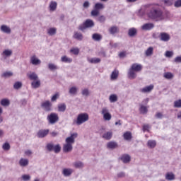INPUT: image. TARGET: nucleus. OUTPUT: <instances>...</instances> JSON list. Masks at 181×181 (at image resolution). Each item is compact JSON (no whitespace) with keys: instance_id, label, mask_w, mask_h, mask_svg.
<instances>
[{"instance_id":"18","label":"nucleus","mask_w":181,"mask_h":181,"mask_svg":"<svg viewBox=\"0 0 181 181\" xmlns=\"http://www.w3.org/2000/svg\"><path fill=\"white\" fill-rule=\"evenodd\" d=\"M71 173H73V170L71 168H64L62 170V175L65 176V177H69V176H71Z\"/></svg>"},{"instance_id":"14","label":"nucleus","mask_w":181,"mask_h":181,"mask_svg":"<svg viewBox=\"0 0 181 181\" xmlns=\"http://www.w3.org/2000/svg\"><path fill=\"white\" fill-rule=\"evenodd\" d=\"M108 32L110 35H115L119 33V28L116 25H113L109 28Z\"/></svg>"},{"instance_id":"26","label":"nucleus","mask_w":181,"mask_h":181,"mask_svg":"<svg viewBox=\"0 0 181 181\" xmlns=\"http://www.w3.org/2000/svg\"><path fill=\"white\" fill-rule=\"evenodd\" d=\"M123 137L125 141H131V139H132V133H131L130 132H126L123 134Z\"/></svg>"},{"instance_id":"58","label":"nucleus","mask_w":181,"mask_h":181,"mask_svg":"<svg viewBox=\"0 0 181 181\" xmlns=\"http://www.w3.org/2000/svg\"><path fill=\"white\" fill-rule=\"evenodd\" d=\"M98 21L100 22V23H103V22H105V16H100L98 18Z\"/></svg>"},{"instance_id":"5","label":"nucleus","mask_w":181,"mask_h":181,"mask_svg":"<svg viewBox=\"0 0 181 181\" xmlns=\"http://www.w3.org/2000/svg\"><path fill=\"white\" fill-rule=\"evenodd\" d=\"M47 120L49 125H54L56 122H59V115H57V113L52 112L47 115Z\"/></svg>"},{"instance_id":"28","label":"nucleus","mask_w":181,"mask_h":181,"mask_svg":"<svg viewBox=\"0 0 181 181\" xmlns=\"http://www.w3.org/2000/svg\"><path fill=\"white\" fill-rule=\"evenodd\" d=\"M74 39L81 41L83 39V34L81 33L75 32L74 35Z\"/></svg>"},{"instance_id":"34","label":"nucleus","mask_w":181,"mask_h":181,"mask_svg":"<svg viewBox=\"0 0 181 181\" xmlns=\"http://www.w3.org/2000/svg\"><path fill=\"white\" fill-rule=\"evenodd\" d=\"M163 77L166 78L167 80H172L175 76L171 72H165L163 74Z\"/></svg>"},{"instance_id":"15","label":"nucleus","mask_w":181,"mask_h":181,"mask_svg":"<svg viewBox=\"0 0 181 181\" xmlns=\"http://www.w3.org/2000/svg\"><path fill=\"white\" fill-rule=\"evenodd\" d=\"M87 60L88 63H90L91 64H98V63H101V59L94 57V58H90L88 57Z\"/></svg>"},{"instance_id":"30","label":"nucleus","mask_w":181,"mask_h":181,"mask_svg":"<svg viewBox=\"0 0 181 181\" xmlns=\"http://www.w3.org/2000/svg\"><path fill=\"white\" fill-rule=\"evenodd\" d=\"M31 86L33 88H39L40 87V80L37 79L31 83Z\"/></svg>"},{"instance_id":"46","label":"nucleus","mask_w":181,"mask_h":181,"mask_svg":"<svg viewBox=\"0 0 181 181\" xmlns=\"http://www.w3.org/2000/svg\"><path fill=\"white\" fill-rule=\"evenodd\" d=\"M4 56H6V57H9V56H12V50L11 49H5L3 52Z\"/></svg>"},{"instance_id":"54","label":"nucleus","mask_w":181,"mask_h":181,"mask_svg":"<svg viewBox=\"0 0 181 181\" xmlns=\"http://www.w3.org/2000/svg\"><path fill=\"white\" fill-rule=\"evenodd\" d=\"M163 2H164L165 6H172L173 5V3L170 0H163Z\"/></svg>"},{"instance_id":"23","label":"nucleus","mask_w":181,"mask_h":181,"mask_svg":"<svg viewBox=\"0 0 181 181\" xmlns=\"http://www.w3.org/2000/svg\"><path fill=\"white\" fill-rule=\"evenodd\" d=\"M118 146V144L115 141H110L107 144L108 149H115Z\"/></svg>"},{"instance_id":"13","label":"nucleus","mask_w":181,"mask_h":181,"mask_svg":"<svg viewBox=\"0 0 181 181\" xmlns=\"http://www.w3.org/2000/svg\"><path fill=\"white\" fill-rule=\"evenodd\" d=\"M73 151V145L71 144H64L63 146V152L65 153H69V152H71Z\"/></svg>"},{"instance_id":"8","label":"nucleus","mask_w":181,"mask_h":181,"mask_svg":"<svg viewBox=\"0 0 181 181\" xmlns=\"http://www.w3.org/2000/svg\"><path fill=\"white\" fill-rule=\"evenodd\" d=\"M78 135V134L77 133H74V134H71L70 136H69L66 139L65 142L67 144L73 145V144H74V142H75L74 139H76V138H77Z\"/></svg>"},{"instance_id":"56","label":"nucleus","mask_w":181,"mask_h":181,"mask_svg":"<svg viewBox=\"0 0 181 181\" xmlns=\"http://www.w3.org/2000/svg\"><path fill=\"white\" fill-rule=\"evenodd\" d=\"M21 177L23 181L30 180V175H23Z\"/></svg>"},{"instance_id":"59","label":"nucleus","mask_w":181,"mask_h":181,"mask_svg":"<svg viewBox=\"0 0 181 181\" xmlns=\"http://www.w3.org/2000/svg\"><path fill=\"white\" fill-rule=\"evenodd\" d=\"M174 6L175 8H181V0H177L174 4Z\"/></svg>"},{"instance_id":"27","label":"nucleus","mask_w":181,"mask_h":181,"mask_svg":"<svg viewBox=\"0 0 181 181\" xmlns=\"http://www.w3.org/2000/svg\"><path fill=\"white\" fill-rule=\"evenodd\" d=\"M139 111L141 114L145 115L148 113V107L143 104L139 105Z\"/></svg>"},{"instance_id":"47","label":"nucleus","mask_w":181,"mask_h":181,"mask_svg":"<svg viewBox=\"0 0 181 181\" xmlns=\"http://www.w3.org/2000/svg\"><path fill=\"white\" fill-rule=\"evenodd\" d=\"M2 148L4 151H9L11 149V145L9 144V143L6 142L3 144Z\"/></svg>"},{"instance_id":"20","label":"nucleus","mask_w":181,"mask_h":181,"mask_svg":"<svg viewBox=\"0 0 181 181\" xmlns=\"http://www.w3.org/2000/svg\"><path fill=\"white\" fill-rule=\"evenodd\" d=\"M19 165L21 168H26L29 165V160L26 158H21L19 160Z\"/></svg>"},{"instance_id":"19","label":"nucleus","mask_w":181,"mask_h":181,"mask_svg":"<svg viewBox=\"0 0 181 181\" xmlns=\"http://www.w3.org/2000/svg\"><path fill=\"white\" fill-rule=\"evenodd\" d=\"M138 30L135 28H132L128 30V36H129V37H134V36H136Z\"/></svg>"},{"instance_id":"37","label":"nucleus","mask_w":181,"mask_h":181,"mask_svg":"<svg viewBox=\"0 0 181 181\" xmlns=\"http://www.w3.org/2000/svg\"><path fill=\"white\" fill-rule=\"evenodd\" d=\"M147 146L148 148H155L156 146V141L155 140H148Z\"/></svg>"},{"instance_id":"38","label":"nucleus","mask_w":181,"mask_h":181,"mask_svg":"<svg viewBox=\"0 0 181 181\" xmlns=\"http://www.w3.org/2000/svg\"><path fill=\"white\" fill-rule=\"evenodd\" d=\"M57 31V29H56L55 28H51L48 29L47 33L48 35H49V36H54V35H56Z\"/></svg>"},{"instance_id":"45","label":"nucleus","mask_w":181,"mask_h":181,"mask_svg":"<svg viewBox=\"0 0 181 181\" xmlns=\"http://www.w3.org/2000/svg\"><path fill=\"white\" fill-rule=\"evenodd\" d=\"M53 151L55 153H59L62 151V147L60 146V144H57L56 146H54Z\"/></svg>"},{"instance_id":"39","label":"nucleus","mask_w":181,"mask_h":181,"mask_svg":"<svg viewBox=\"0 0 181 181\" xmlns=\"http://www.w3.org/2000/svg\"><path fill=\"white\" fill-rule=\"evenodd\" d=\"M0 103L3 107H8L11 104V102L8 99H2Z\"/></svg>"},{"instance_id":"44","label":"nucleus","mask_w":181,"mask_h":181,"mask_svg":"<svg viewBox=\"0 0 181 181\" xmlns=\"http://www.w3.org/2000/svg\"><path fill=\"white\" fill-rule=\"evenodd\" d=\"M153 54V47H150L146 50V56H152Z\"/></svg>"},{"instance_id":"32","label":"nucleus","mask_w":181,"mask_h":181,"mask_svg":"<svg viewBox=\"0 0 181 181\" xmlns=\"http://www.w3.org/2000/svg\"><path fill=\"white\" fill-rule=\"evenodd\" d=\"M103 138L107 141H110V139L112 138V133L111 132H107L103 135Z\"/></svg>"},{"instance_id":"60","label":"nucleus","mask_w":181,"mask_h":181,"mask_svg":"<svg viewBox=\"0 0 181 181\" xmlns=\"http://www.w3.org/2000/svg\"><path fill=\"white\" fill-rule=\"evenodd\" d=\"M83 7L85 8V9H88V8H90V1H86L83 4Z\"/></svg>"},{"instance_id":"48","label":"nucleus","mask_w":181,"mask_h":181,"mask_svg":"<svg viewBox=\"0 0 181 181\" xmlns=\"http://www.w3.org/2000/svg\"><path fill=\"white\" fill-rule=\"evenodd\" d=\"M81 94H82V95H83L85 97H88L90 95V90H88V88H85V89L82 90Z\"/></svg>"},{"instance_id":"52","label":"nucleus","mask_w":181,"mask_h":181,"mask_svg":"<svg viewBox=\"0 0 181 181\" xmlns=\"http://www.w3.org/2000/svg\"><path fill=\"white\" fill-rule=\"evenodd\" d=\"M47 151H49V152H52V151H54V145H53V144H47V146H46Z\"/></svg>"},{"instance_id":"50","label":"nucleus","mask_w":181,"mask_h":181,"mask_svg":"<svg viewBox=\"0 0 181 181\" xmlns=\"http://www.w3.org/2000/svg\"><path fill=\"white\" fill-rule=\"evenodd\" d=\"M174 107L175 108H181V99L174 102Z\"/></svg>"},{"instance_id":"64","label":"nucleus","mask_w":181,"mask_h":181,"mask_svg":"<svg viewBox=\"0 0 181 181\" xmlns=\"http://www.w3.org/2000/svg\"><path fill=\"white\" fill-rule=\"evenodd\" d=\"M21 105H23V107H25V105H26V104H28V100L26 99H22L21 100Z\"/></svg>"},{"instance_id":"11","label":"nucleus","mask_w":181,"mask_h":181,"mask_svg":"<svg viewBox=\"0 0 181 181\" xmlns=\"http://www.w3.org/2000/svg\"><path fill=\"white\" fill-rule=\"evenodd\" d=\"M155 28V25L152 23H148L146 24H144L141 27L142 30H151V29H153Z\"/></svg>"},{"instance_id":"29","label":"nucleus","mask_w":181,"mask_h":181,"mask_svg":"<svg viewBox=\"0 0 181 181\" xmlns=\"http://www.w3.org/2000/svg\"><path fill=\"white\" fill-rule=\"evenodd\" d=\"M66 108H67L66 103H60L58 105L59 112H64V111H66Z\"/></svg>"},{"instance_id":"12","label":"nucleus","mask_w":181,"mask_h":181,"mask_svg":"<svg viewBox=\"0 0 181 181\" xmlns=\"http://www.w3.org/2000/svg\"><path fill=\"white\" fill-rule=\"evenodd\" d=\"M119 159L123 162V163H129V162H131V156L128 154L122 155Z\"/></svg>"},{"instance_id":"6","label":"nucleus","mask_w":181,"mask_h":181,"mask_svg":"<svg viewBox=\"0 0 181 181\" xmlns=\"http://www.w3.org/2000/svg\"><path fill=\"white\" fill-rule=\"evenodd\" d=\"M102 115H103V119L105 121H110L112 116H111V113H110V110L108 107H103L101 111Z\"/></svg>"},{"instance_id":"43","label":"nucleus","mask_w":181,"mask_h":181,"mask_svg":"<svg viewBox=\"0 0 181 181\" xmlns=\"http://www.w3.org/2000/svg\"><path fill=\"white\" fill-rule=\"evenodd\" d=\"M118 71H113L111 74V80H117L118 78Z\"/></svg>"},{"instance_id":"21","label":"nucleus","mask_w":181,"mask_h":181,"mask_svg":"<svg viewBox=\"0 0 181 181\" xmlns=\"http://www.w3.org/2000/svg\"><path fill=\"white\" fill-rule=\"evenodd\" d=\"M153 88H154L153 85L151 84L148 86H146L142 89H141V93H151V91L153 90Z\"/></svg>"},{"instance_id":"31","label":"nucleus","mask_w":181,"mask_h":181,"mask_svg":"<svg viewBox=\"0 0 181 181\" xmlns=\"http://www.w3.org/2000/svg\"><path fill=\"white\" fill-rule=\"evenodd\" d=\"M13 76V73L12 71H6L1 74V77L3 78H9V77H12Z\"/></svg>"},{"instance_id":"42","label":"nucleus","mask_w":181,"mask_h":181,"mask_svg":"<svg viewBox=\"0 0 181 181\" xmlns=\"http://www.w3.org/2000/svg\"><path fill=\"white\" fill-rule=\"evenodd\" d=\"M95 9H96V11H101V9H104V4H101V3H96L95 4Z\"/></svg>"},{"instance_id":"62","label":"nucleus","mask_w":181,"mask_h":181,"mask_svg":"<svg viewBox=\"0 0 181 181\" xmlns=\"http://www.w3.org/2000/svg\"><path fill=\"white\" fill-rule=\"evenodd\" d=\"M175 63H181V56L175 57L174 59Z\"/></svg>"},{"instance_id":"49","label":"nucleus","mask_w":181,"mask_h":181,"mask_svg":"<svg viewBox=\"0 0 181 181\" xmlns=\"http://www.w3.org/2000/svg\"><path fill=\"white\" fill-rule=\"evenodd\" d=\"M21 87H22V83L19 81L16 82L13 85V88L15 90H19V88H21Z\"/></svg>"},{"instance_id":"22","label":"nucleus","mask_w":181,"mask_h":181,"mask_svg":"<svg viewBox=\"0 0 181 181\" xmlns=\"http://www.w3.org/2000/svg\"><path fill=\"white\" fill-rule=\"evenodd\" d=\"M0 30H1V32H3L4 33H7V34L11 33V28H9L6 25H2L1 26Z\"/></svg>"},{"instance_id":"16","label":"nucleus","mask_w":181,"mask_h":181,"mask_svg":"<svg viewBox=\"0 0 181 181\" xmlns=\"http://www.w3.org/2000/svg\"><path fill=\"white\" fill-rule=\"evenodd\" d=\"M30 63H32V64L34 66H37V64H40V63H42V61L37 59L35 55H33L30 58Z\"/></svg>"},{"instance_id":"9","label":"nucleus","mask_w":181,"mask_h":181,"mask_svg":"<svg viewBox=\"0 0 181 181\" xmlns=\"http://www.w3.org/2000/svg\"><path fill=\"white\" fill-rule=\"evenodd\" d=\"M49 129H40L37 133V138H45L49 135Z\"/></svg>"},{"instance_id":"40","label":"nucleus","mask_w":181,"mask_h":181,"mask_svg":"<svg viewBox=\"0 0 181 181\" xmlns=\"http://www.w3.org/2000/svg\"><path fill=\"white\" fill-rule=\"evenodd\" d=\"M61 62L63 63H71L73 59H71V58H68L67 57L64 56L61 58Z\"/></svg>"},{"instance_id":"24","label":"nucleus","mask_w":181,"mask_h":181,"mask_svg":"<svg viewBox=\"0 0 181 181\" xmlns=\"http://www.w3.org/2000/svg\"><path fill=\"white\" fill-rule=\"evenodd\" d=\"M78 91V88L76 86H72L69 88V93L71 95H77Z\"/></svg>"},{"instance_id":"3","label":"nucleus","mask_w":181,"mask_h":181,"mask_svg":"<svg viewBox=\"0 0 181 181\" xmlns=\"http://www.w3.org/2000/svg\"><path fill=\"white\" fill-rule=\"evenodd\" d=\"M88 119V114L87 113H81L78 115L77 119H74L73 124L74 125H81V124H84Z\"/></svg>"},{"instance_id":"2","label":"nucleus","mask_w":181,"mask_h":181,"mask_svg":"<svg viewBox=\"0 0 181 181\" xmlns=\"http://www.w3.org/2000/svg\"><path fill=\"white\" fill-rule=\"evenodd\" d=\"M142 70V65L138 64H133L131 68L129 69L128 71V77L130 80H134L136 78V72L141 71Z\"/></svg>"},{"instance_id":"1","label":"nucleus","mask_w":181,"mask_h":181,"mask_svg":"<svg viewBox=\"0 0 181 181\" xmlns=\"http://www.w3.org/2000/svg\"><path fill=\"white\" fill-rule=\"evenodd\" d=\"M148 16L150 18V19H154V21H156L157 22L163 21V19H165L163 11H162L160 8H151L148 13Z\"/></svg>"},{"instance_id":"57","label":"nucleus","mask_w":181,"mask_h":181,"mask_svg":"<svg viewBox=\"0 0 181 181\" xmlns=\"http://www.w3.org/2000/svg\"><path fill=\"white\" fill-rule=\"evenodd\" d=\"M71 53L77 55L80 53V49L78 48H73L71 49Z\"/></svg>"},{"instance_id":"4","label":"nucleus","mask_w":181,"mask_h":181,"mask_svg":"<svg viewBox=\"0 0 181 181\" xmlns=\"http://www.w3.org/2000/svg\"><path fill=\"white\" fill-rule=\"evenodd\" d=\"M94 21L91 19H87L86 21H84L82 24H81L78 29V30H81V32H84L86 29H89L90 28H94Z\"/></svg>"},{"instance_id":"10","label":"nucleus","mask_w":181,"mask_h":181,"mask_svg":"<svg viewBox=\"0 0 181 181\" xmlns=\"http://www.w3.org/2000/svg\"><path fill=\"white\" fill-rule=\"evenodd\" d=\"M160 40L162 42H169L170 40V35L166 33H160Z\"/></svg>"},{"instance_id":"53","label":"nucleus","mask_w":181,"mask_h":181,"mask_svg":"<svg viewBox=\"0 0 181 181\" xmlns=\"http://www.w3.org/2000/svg\"><path fill=\"white\" fill-rule=\"evenodd\" d=\"M90 15H91V16H98V15H100V11L94 8L90 12Z\"/></svg>"},{"instance_id":"25","label":"nucleus","mask_w":181,"mask_h":181,"mask_svg":"<svg viewBox=\"0 0 181 181\" xmlns=\"http://www.w3.org/2000/svg\"><path fill=\"white\" fill-rule=\"evenodd\" d=\"M92 39L95 42H100V40H101V39H103V36H101V34L93 33L92 35Z\"/></svg>"},{"instance_id":"63","label":"nucleus","mask_w":181,"mask_h":181,"mask_svg":"<svg viewBox=\"0 0 181 181\" xmlns=\"http://www.w3.org/2000/svg\"><path fill=\"white\" fill-rule=\"evenodd\" d=\"M149 128H150V127H149V124H144V126H143V131H149Z\"/></svg>"},{"instance_id":"33","label":"nucleus","mask_w":181,"mask_h":181,"mask_svg":"<svg viewBox=\"0 0 181 181\" xmlns=\"http://www.w3.org/2000/svg\"><path fill=\"white\" fill-rule=\"evenodd\" d=\"M109 100L110 103H117L118 101V96L116 94H112L109 97Z\"/></svg>"},{"instance_id":"35","label":"nucleus","mask_w":181,"mask_h":181,"mask_svg":"<svg viewBox=\"0 0 181 181\" xmlns=\"http://www.w3.org/2000/svg\"><path fill=\"white\" fill-rule=\"evenodd\" d=\"M166 180H175V174L173 173H168L165 175Z\"/></svg>"},{"instance_id":"61","label":"nucleus","mask_w":181,"mask_h":181,"mask_svg":"<svg viewBox=\"0 0 181 181\" xmlns=\"http://www.w3.org/2000/svg\"><path fill=\"white\" fill-rule=\"evenodd\" d=\"M156 118H158V119H162V118H163V114H162L161 112H157L155 115Z\"/></svg>"},{"instance_id":"7","label":"nucleus","mask_w":181,"mask_h":181,"mask_svg":"<svg viewBox=\"0 0 181 181\" xmlns=\"http://www.w3.org/2000/svg\"><path fill=\"white\" fill-rule=\"evenodd\" d=\"M52 103H50L49 100H46L45 102H42L41 103V108H43V110H45L47 112L52 111Z\"/></svg>"},{"instance_id":"36","label":"nucleus","mask_w":181,"mask_h":181,"mask_svg":"<svg viewBox=\"0 0 181 181\" xmlns=\"http://www.w3.org/2000/svg\"><path fill=\"white\" fill-rule=\"evenodd\" d=\"M57 8V2L51 1L49 4V11H54Z\"/></svg>"},{"instance_id":"55","label":"nucleus","mask_w":181,"mask_h":181,"mask_svg":"<svg viewBox=\"0 0 181 181\" xmlns=\"http://www.w3.org/2000/svg\"><path fill=\"white\" fill-rule=\"evenodd\" d=\"M165 57H173V51H166L165 54Z\"/></svg>"},{"instance_id":"17","label":"nucleus","mask_w":181,"mask_h":181,"mask_svg":"<svg viewBox=\"0 0 181 181\" xmlns=\"http://www.w3.org/2000/svg\"><path fill=\"white\" fill-rule=\"evenodd\" d=\"M27 76L31 81H36L37 80H39V76L35 72H30V74H28Z\"/></svg>"},{"instance_id":"41","label":"nucleus","mask_w":181,"mask_h":181,"mask_svg":"<svg viewBox=\"0 0 181 181\" xmlns=\"http://www.w3.org/2000/svg\"><path fill=\"white\" fill-rule=\"evenodd\" d=\"M74 166L77 169H80L81 168H84V163L81 161H77L74 163Z\"/></svg>"},{"instance_id":"51","label":"nucleus","mask_w":181,"mask_h":181,"mask_svg":"<svg viewBox=\"0 0 181 181\" xmlns=\"http://www.w3.org/2000/svg\"><path fill=\"white\" fill-rule=\"evenodd\" d=\"M48 69L51 71H53V70H57L59 67H57V66H56L54 64H49Z\"/></svg>"}]
</instances>
